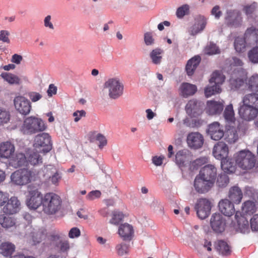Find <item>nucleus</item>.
I'll return each instance as SVG.
<instances>
[{
	"instance_id": "nucleus-1",
	"label": "nucleus",
	"mask_w": 258,
	"mask_h": 258,
	"mask_svg": "<svg viewBox=\"0 0 258 258\" xmlns=\"http://www.w3.org/2000/svg\"><path fill=\"white\" fill-rule=\"evenodd\" d=\"M38 179V172L28 169L16 170L11 175V181L15 185L23 186Z\"/></svg>"
},
{
	"instance_id": "nucleus-2",
	"label": "nucleus",
	"mask_w": 258,
	"mask_h": 258,
	"mask_svg": "<svg viewBox=\"0 0 258 258\" xmlns=\"http://www.w3.org/2000/svg\"><path fill=\"white\" fill-rule=\"evenodd\" d=\"M61 207V200L59 196L53 192H48L44 195L42 210L45 214H55Z\"/></svg>"
},
{
	"instance_id": "nucleus-3",
	"label": "nucleus",
	"mask_w": 258,
	"mask_h": 258,
	"mask_svg": "<svg viewBox=\"0 0 258 258\" xmlns=\"http://www.w3.org/2000/svg\"><path fill=\"white\" fill-rule=\"evenodd\" d=\"M46 128L47 125L42 119L30 116L24 120L21 131L24 134L32 135L43 132Z\"/></svg>"
},
{
	"instance_id": "nucleus-4",
	"label": "nucleus",
	"mask_w": 258,
	"mask_h": 258,
	"mask_svg": "<svg viewBox=\"0 0 258 258\" xmlns=\"http://www.w3.org/2000/svg\"><path fill=\"white\" fill-rule=\"evenodd\" d=\"M233 159L235 164L244 170L252 168L256 161L254 155L248 150H241L235 153L233 156Z\"/></svg>"
},
{
	"instance_id": "nucleus-5",
	"label": "nucleus",
	"mask_w": 258,
	"mask_h": 258,
	"mask_svg": "<svg viewBox=\"0 0 258 258\" xmlns=\"http://www.w3.org/2000/svg\"><path fill=\"white\" fill-rule=\"evenodd\" d=\"M104 88L107 89L109 97L113 99L120 97L123 93L124 85L118 77H113L107 79L104 85Z\"/></svg>"
},
{
	"instance_id": "nucleus-6",
	"label": "nucleus",
	"mask_w": 258,
	"mask_h": 258,
	"mask_svg": "<svg viewBox=\"0 0 258 258\" xmlns=\"http://www.w3.org/2000/svg\"><path fill=\"white\" fill-rule=\"evenodd\" d=\"M38 179L49 180L54 185H58L61 179V174L55 167L52 165L44 166L38 171Z\"/></svg>"
},
{
	"instance_id": "nucleus-7",
	"label": "nucleus",
	"mask_w": 258,
	"mask_h": 258,
	"mask_svg": "<svg viewBox=\"0 0 258 258\" xmlns=\"http://www.w3.org/2000/svg\"><path fill=\"white\" fill-rule=\"evenodd\" d=\"M33 146L39 152L46 153L49 152L52 149L51 137L45 133L37 135L34 138Z\"/></svg>"
},
{
	"instance_id": "nucleus-8",
	"label": "nucleus",
	"mask_w": 258,
	"mask_h": 258,
	"mask_svg": "<svg viewBox=\"0 0 258 258\" xmlns=\"http://www.w3.org/2000/svg\"><path fill=\"white\" fill-rule=\"evenodd\" d=\"M224 20L227 26L235 28L240 27L243 22L241 12L236 9L227 10L225 14Z\"/></svg>"
},
{
	"instance_id": "nucleus-9",
	"label": "nucleus",
	"mask_w": 258,
	"mask_h": 258,
	"mask_svg": "<svg viewBox=\"0 0 258 258\" xmlns=\"http://www.w3.org/2000/svg\"><path fill=\"white\" fill-rule=\"evenodd\" d=\"M229 153L228 147L224 142H219L214 147L213 155L215 158L221 160L222 169H228L227 162L224 159L227 158Z\"/></svg>"
},
{
	"instance_id": "nucleus-10",
	"label": "nucleus",
	"mask_w": 258,
	"mask_h": 258,
	"mask_svg": "<svg viewBox=\"0 0 258 258\" xmlns=\"http://www.w3.org/2000/svg\"><path fill=\"white\" fill-rule=\"evenodd\" d=\"M43 197L38 189L29 191L26 199V204L30 209L36 210L40 207L42 208Z\"/></svg>"
},
{
	"instance_id": "nucleus-11",
	"label": "nucleus",
	"mask_w": 258,
	"mask_h": 258,
	"mask_svg": "<svg viewBox=\"0 0 258 258\" xmlns=\"http://www.w3.org/2000/svg\"><path fill=\"white\" fill-rule=\"evenodd\" d=\"M211 207V203L209 200L201 198L197 201L195 208L198 216L201 219H204L209 215Z\"/></svg>"
},
{
	"instance_id": "nucleus-12",
	"label": "nucleus",
	"mask_w": 258,
	"mask_h": 258,
	"mask_svg": "<svg viewBox=\"0 0 258 258\" xmlns=\"http://www.w3.org/2000/svg\"><path fill=\"white\" fill-rule=\"evenodd\" d=\"M203 107L204 103L202 102L192 99L188 101L185 106V110L189 116L196 118L202 114Z\"/></svg>"
},
{
	"instance_id": "nucleus-13",
	"label": "nucleus",
	"mask_w": 258,
	"mask_h": 258,
	"mask_svg": "<svg viewBox=\"0 0 258 258\" xmlns=\"http://www.w3.org/2000/svg\"><path fill=\"white\" fill-rule=\"evenodd\" d=\"M238 114L243 120L251 121L257 116L258 110L241 102L239 104Z\"/></svg>"
},
{
	"instance_id": "nucleus-14",
	"label": "nucleus",
	"mask_w": 258,
	"mask_h": 258,
	"mask_svg": "<svg viewBox=\"0 0 258 258\" xmlns=\"http://www.w3.org/2000/svg\"><path fill=\"white\" fill-rule=\"evenodd\" d=\"M207 19L202 15H198L195 18L194 24L188 29V33L191 36H195L201 33L205 28Z\"/></svg>"
},
{
	"instance_id": "nucleus-15",
	"label": "nucleus",
	"mask_w": 258,
	"mask_h": 258,
	"mask_svg": "<svg viewBox=\"0 0 258 258\" xmlns=\"http://www.w3.org/2000/svg\"><path fill=\"white\" fill-rule=\"evenodd\" d=\"M16 110L21 114L27 115L31 109V103L29 100L22 96H16L14 100Z\"/></svg>"
},
{
	"instance_id": "nucleus-16",
	"label": "nucleus",
	"mask_w": 258,
	"mask_h": 258,
	"mask_svg": "<svg viewBox=\"0 0 258 258\" xmlns=\"http://www.w3.org/2000/svg\"><path fill=\"white\" fill-rule=\"evenodd\" d=\"M210 226L216 233H222L225 230L226 220L220 213H214L210 219Z\"/></svg>"
},
{
	"instance_id": "nucleus-17",
	"label": "nucleus",
	"mask_w": 258,
	"mask_h": 258,
	"mask_svg": "<svg viewBox=\"0 0 258 258\" xmlns=\"http://www.w3.org/2000/svg\"><path fill=\"white\" fill-rule=\"evenodd\" d=\"M214 185L212 182L207 180L197 175L194 180V187L195 190L199 194L207 192Z\"/></svg>"
},
{
	"instance_id": "nucleus-18",
	"label": "nucleus",
	"mask_w": 258,
	"mask_h": 258,
	"mask_svg": "<svg viewBox=\"0 0 258 258\" xmlns=\"http://www.w3.org/2000/svg\"><path fill=\"white\" fill-rule=\"evenodd\" d=\"M20 205V202L18 198L16 197H12L10 199L8 198V201L3 206L2 210L5 214L13 215L19 212Z\"/></svg>"
},
{
	"instance_id": "nucleus-19",
	"label": "nucleus",
	"mask_w": 258,
	"mask_h": 258,
	"mask_svg": "<svg viewBox=\"0 0 258 258\" xmlns=\"http://www.w3.org/2000/svg\"><path fill=\"white\" fill-rule=\"evenodd\" d=\"M187 144L189 148L194 149L201 148L204 144V137L198 132H192L187 135Z\"/></svg>"
},
{
	"instance_id": "nucleus-20",
	"label": "nucleus",
	"mask_w": 258,
	"mask_h": 258,
	"mask_svg": "<svg viewBox=\"0 0 258 258\" xmlns=\"http://www.w3.org/2000/svg\"><path fill=\"white\" fill-rule=\"evenodd\" d=\"M198 175L214 184L217 175V169L214 165L208 164L203 167Z\"/></svg>"
},
{
	"instance_id": "nucleus-21",
	"label": "nucleus",
	"mask_w": 258,
	"mask_h": 258,
	"mask_svg": "<svg viewBox=\"0 0 258 258\" xmlns=\"http://www.w3.org/2000/svg\"><path fill=\"white\" fill-rule=\"evenodd\" d=\"M191 152L187 149L179 150L175 155V162L179 167H184L191 160Z\"/></svg>"
},
{
	"instance_id": "nucleus-22",
	"label": "nucleus",
	"mask_w": 258,
	"mask_h": 258,
	"mask_svg": "<svg viewBox=\"0 0 258 258\" xmlns=\"http://www.w3.org/2000/svg\"><path fill=\"white\" fill-rule=\"evenodd\" d=\"M245 132V128H242L238 126L237 128H231L226 132V141L229 143L232 144L236 142L239 137L243 136Z\"/></svg>"
},
{
	"instance_id": "nucleus-23",
	"label": "nucleus",
	"mask_w": 258,
	"mask_h": 258,
	"mask_svg": "<svg viewBox=\"0 0 258 258\" xmlns=\"http://www.w3.org/2000/svg\"><path fill=\"white\" fill-rule=\"evenodd\" d=\"M208 133L212 139L218 141L224 136L222 127L217 122H215L209 125Z\"/></svg>"
},
{
	"instance_id": "nucleus-24",
	"label": "nucleus",
	"mask_w": 258,
	"mask_h": 258,
	"mask_svg": "<svg viewBox=\"0 0 258 258\" xmlns=\"http://www.w3.org/2000/svg\"><path fill=\"white\" fill-rule=\"evenodd\" d=\"M224 101H208L206 108V112L209 115H215L221 113L223 109Z\"/></svg>"
},
{
	"instance_id": "nucleus-25",
	"label": "nucleus",
	"mask_w": 258,
	"mask_h": 258,
	"mask_svg": "<svg viewBox=\"0 0 258 258\" xmlns=\"http://www.w3.org/2000/svg\"><path fill=\"white\" fill-rule=\"evenodd\" d=\"M134 233L133 227L128 223H124L119 226L118 233L123 240H131Z\"/></svg>"
},
{
	"instance_id": "nucleus-26",
	"label": "nucleus",
	"mask_w": 258,
	"mask_h": 258,
	"mask_svg": "<svg viewBox=\"0 0 258 258\" xmlns=\"http://www.w3.org/2000/svg\"><path fill=\"white\" fill-rule=\"evenodd\" d=\"M220 211L225 216L230 217L235 213L233 204L228 200L224 199L219 203Z\"/></svg>"
},
{
	"instance_id": "nucleus-27",
	"label": "nucleus",
	"mask_w": 258,
	"mask_h": 258,
	"mask_svg": "<svg viewBox=\"0 0 258 258\" xmlns=\"http://www.w3.org/2000/svg\"><path fill=\"white\" fill-rule=\"evenodd\" d=\"M180 95L184 98H187L194 95L197 91L195 85L188 83H182L179 89Z\"/></svg>"
},
{
	"instance_id": "nucleus-28",
	"label": "nucleus",
	"mask_w": 258,
	"mask_h": 258,
	"mask_svg": "<svg viewBox=\"0 0 258 258\" xmlns=\"http://www.w3.org/2000/svg\"><path fill=\"white\" fill-rule=\"evenodd\" d=\"M15 152V147L10 142H4L0 144V157L9 158Z\"/></svg>"
},
{
	"instance_id": "nucleus-29",
	"label": "nucleus",
	"mask_w": 258,
	"mask_h": 258,
	"mask_svg": "<svg viewBox=\"0 0 258 258\" xmlns=\"http://www.w3.org/2000/svg\"><path fill=\"white\" fill-rule=\"evenodd\" d=\"M242 103L248 105L258 110V93H252L245 95L242 98Z\"/></svg>"
},
{
	"instance_id": "nucleus-30",
	"label": "nucleus",
	"mask_w": 258,
	"mask_h": 258,
	"mask_svg": "<svg viewBox=\"0 0 258 258\" xmlns=\"http://www.w3.org/2000/svg\"><path fill=\"white\" fill-rule=\"evenodd\" d=\"M201 61V57L196 55L189 59L186 63L185 70L188 76H192Z\"/></svg>"
},
{
	"instance_id": "nucleus-31",
	"label": "nucleus",
	"mask_w": 258,
	"mask_h": 258,
	"mask_svg": "<svg viewBox=\"0 0 258 258\" xmlns=\"http://www.w3.org/2000/svg\"><path fill=\"white\" fill-rule=\"evenodd\" d=\"M242 197V191L239 187L234 186L229 189V198L235 204H239Z\"/></svg>"
},
{
	"instance_id": "nucleus-32",
	"label": "nucleus",
	"mask_w": 258,
	"mask_h": 258,
	"mask_svg": "<svg viewBox=\"0 0 258 258\" xmlns=\"http://www.w3.org/2000/svg\"><path fill=\"white\" fill-rule=\"evenodd\" d=\"M163 54L164 51L161 48L153 49L149 54L152 63L155 65H160L162 61Z\"/></svg>"
},
{
	"instance_id": "nucleus-33",
	"label": "nucleus",
	"mask_w": 258,
	"mask_h": 258,
	"mask_svg": "<svg viewBox=\"0 0 258 258\" xmlns=\"http://www.w3.org/2000/svg\"><path fill=\"white\" fill-rule=\"evenodd\" d=\"M38 152L33 151L27 155V164L36 166L42 163V158Z\"/></svg>"
},
{
	"instance_id": "nucleus-34",
	"label": "nucleus",
	"mask_w": 258,
	"mask_h": 258,
	"mask_svg": "<svg viewBox=\"0 0 258 258\" xmlns=\"http://www.w3.org/2000/svg\"><path fill=\"white\" fill-rule=\"evenodd\" d=\"M15 250V245L11 242H4L0 245V253L5 256L11 255Z\"/></svg>"
},
{
	"instance_id": "nucleus-35",
	"label": "nucleus",
	"mask_w": 258,
	"mask_h": 258,
	"mask_svg": "<svg viewBox=\"0 0 258 258\" xmlns=\"http://www.w3.org/2000/svg\"><path fill=\"white\" fill-rule=\"evenodd\" d=\"M10 163L15 168L27 165V157L23 153L17 154L16 156L11 160Z\"/></svg>"
},
{
	"instance_id": "nucleus-36",
	"label": "nucleus",
	"mask_w": 258,
	"mask_h": 258,
	"mask_svg": "<svg viewBox=\"0 0 258 258\" xmlns=\"http://www.w3.org/2000/svg\"><path fill=\"white\" fill-rule=\"evenodd\" d=\"M229 84L231 89L237 90L244 85L245 83L243 79L237 77L234 72L229 80Z\"/></svg>"
},
{
	"instance_id": "nucleus-37",
	"label": "nucleus",
	"mask_w": 258,
	"mask_h": 258,
	"mask_svg": "<svg viewBox=\"0 0 258 258\" xmlns=\"http://www.w3.org/2000/svg\"><path fill=\"white\" fill-rule=\"evenodd\" d=\"M257 8V4L253 3L250 5H246L243 7V11L244 12L248 20L254 19L256 17L255 12Z\"/></svg>"
},
{
	"instance_id": "nucleus-38",
	"label": "nucleus",
	"mask_w": 258,
	"mask_h": 258,
	"mask_svg": "<svg viewBox=\"0 0 258 258\" xmlns=\"http://www.w3.org/2000/svg\"><path fill=\"white\" fill-rule=\"evenodd\" d=\"M238 214H239V213L237 212L235 215V218L238 223V228L240 232L244 234L248 233L250 231L248 222L243 217H241L239 219H238Z\"/></svg>"
},
{
	"instance_id": "nucleus-39",
	"label": "nucleus",
	"mask_w": 258,
	"mask_h": 258,
	"mask_svg": "<svg viewBox=\"0 0 258 258\" xmlns=\"http://www.w3.org/2000/svg\"><path fill=\"white\" fill-rule=\"evenodd\" d=\"M1 77L10 84L19 85L21 83L20 79L13 74L5 72L1 74Z\"/></svg>"
},
{
	"instance_id": "nucleus-40",
	"label": "nucleus",
	"mask_w": 258,
	"mask_h": 258,
	"mask_svg": "<svg viewBox=\"0 0 258 258\" xmlns=\"http://www.w3.org/2000/svg\"><path fill=\"white\" fill-rule=\"evenodd\" d=\"M242 211L246 215L253 214L256 211L255 203L251 201L245 202L242 207Z\"/></svg>"
},
{
	"instance_id": "nucleus-41",
	"label": "nucleus",
	"mask_w": 258,
	"mask_h": 258,
	"mask_svg": "<svg viewBox=\"0 0 258 258\" xmlns=\"http://www.w3.org/2000/svg\"><path fill=\"white\" fill-rule=\"evenodd\" d=\"M225 76L219 71H215L212 75L210 79V84H214L220 86L225 81Z\"/></svg>"
},
{
	"instance_id": "nucleus-42",
	"label": "nucleus",
	"mask_w": 258,
	"mask_h": 258,
	"mask_svg": "<svg viewBox=\"0 0 258 258\" xmlns=\"http://www.w3.org/2000/svg\"><path fill=\"white\" fill-rule=\"evenodd\" d=\"M224 117L226 121L232 123L235 121L234 111L232 104L227 105L224 111Z\"/></svg>"
},
{
	"instance_id": "nucleus-43",
	"label": "nucleus",
	"mask_w": 258,
	"mask_h": 258,
	"mask_svg": "<svg viewBox=\"0 0 258 258\" xmlns=\"http://www.w3.org/2000/svg\"><path fill=\"white\" fill-rule=\"evenodd\" d=\"M248 44L244 38L237 37L234 41V47L237 52H242L245 50L247 45Z\"/></svg>"
},
{
	"instance_id": "nucleus-44",
	"label": "nucleus",
	"mask_w": 258,
	"mask_h": 258,
	"mask_svg": "<svg viewBox=\"0 0 258 258\" xmlns=\"http://www.w3.org/2000/svg\"><path fill=\"white\" fill-rule=\"evenodd\" d=\"M46 234V230L44 228L40 229L38 231L32 233V238L34 243L35 244L39 243L42 239H45Z\"/></svg>"
},
{
	"instance_id": "nucleus-45",
	"label": "nucleus",
	"mask_w": 258,
	"mask_h": 258,
	"mask_svg": "<svg viewBox=\"0 0 258 258\" xmlns=\"http://www.w3.org/2000/svg\"><path fill=\"white\" fill-rule=\"evenodd\" d=\"M216 248L222 255L230 254V248L228 244L223 240H219L216 243Z\"/></svg>"
},
{
	"instance_id": "nucleus-46",
	"label": "nucleus",
	"mask_w": 258,
	"mask_h": 258,
	"mask_svg": "<svg viewBox=\"0 0 258 258\" xmlns=\"http://www.w3.org/2000/svg\"><path fill=\"white\" fill-rule=\"evenodd\" d=\"M0 224L4 228H9L15 225V221L12 217L1 215H0Z\"/></svg>"
},
{
	"instance_id": "nucleus-47",
	"label": "nucleus",
	"mask_w": 258,
	"mask_h": 258,
	"mask_svg": "<svg viewBox=\"0 0 258 258\" xmlns=\"http://www.w3.org/2000/svg\"><path fill=\"white\" fill-rule=\"evenodd\" d=\"M221 91L220 86L215 85V84L213 85L212 84L205 89V94L206 97L208 98L213 95L220 93Z\"/></svg>"
},
{
	"instance_id": "nucleus-48",
	"label": "nucleus",
	"mask_w": 258,
	"mask_h": 258,
	"mask_svg": "<svg viewBox=\"0 0 258 258\" xmlns=\"http://www.w3.org/2000/svg\"><path fill=\"white\" fill-rule=\"evenodd\" d=\"M208 162V158L206 157H201L190 162V168L195 170Z\"/></svg>"
},
{
	"instance_id": "nucleus-49",
	"label": "nucleus",
	"mask_w": 258,
	"mask_h": 258,
	"mask_svg": "<svg viewBox=\"0 0 258 258\" xmlns=\"http://www.w3.org/2000/svg\"><path fill=\"white\" fill-rule=\"evenodd\" d=\"M189 13V6L187 4H184L177 9L176 16L178 19H182Z\"/></svg>"
},
{
	"instance_id": "nucleus-50",
	"label": "nucleus",
	"mask_w": 258,
	"mask_h": 258,
	"mask_svg": "<svg viewBox=\"0 0 258 258\" xmlns=\"http://www.w3.org/2000/svg\"><path fill=\"white\" fill-rule=\"evenodd\" d=\"M229 182V179L228 175L224 173H221L217 177V185L219 187H224L226 186Z\"/></svg>"
},
{
	"instance_id": "nucleus-51",
	"label": "nucleus",
	"mask_w": 258,
	"mask_h": 258,
	"mask_svg": "<svg viewBox=\"0 0 258 258\" xmlns=\"http://www.w3.org/2000/svg\"><path fill=\"white\" fill-rule=\"evenodd\" d=\"M248 85L250 91L258 93V75H255L250 77Z\"/></svg>"
},
{
	"instance_id": "nucleus-52",
	"label": "nucleus",
	"mask_w": 258,
	"mask_h": 258,
	"mask_svg": "<svg viewBox=\"0 0 258 258\" xmlns=\"http://www.w3.org/2000/svg\"><path fill=\"white\" fill-rule=\"evenodd\" d=\"M249 61L253 63H258V46L253 47L248 52Z\"/></svg>"
},
{
	"instance_id": "nucleus-53",
	"label": "nucleus",
	"mask_w": 258,
	"mask_h": 258,
	"mask_svg": "<svg viewBox=\"0 0 258 258\" xmlns=\"http://www.w3.org/2000/svg\"><path fill=\"white\" fill-rule=\"evenodd\" d=\"M205 52L207 54L213 55L220 53V50L215 44L210 43L205 47Z\"/></svg>"
},
{
	"instance_id": "nucleus-54",
	"label": "nucleus",
	"mask_w": 258,
	"mask_h": 258,
	"mask_svg": "<svg viewBox=\"0 0 258 258\" xmlns=\"http://www.w3.org/2000/svg\"><path fill=\"white\" fill-rule=\"evenodd\" d=\"M123 217V214L121 212H114L110 220V223L115 225H118L122 220Z\"/></svg>"
},
{
	"instance_id": "nucleus-55",
	"label": "nucleus",
	"mask_w": 258,
	"mask_h": 258,
	"mask_svg": "<svg viewBox=\"0 0 258 258\" xmlns=\"http://www.w3.org/2000/svg\"><path fill=\"white\" fill-rule=\"evenodd\" d=\"M144 41L147 46H153L155 43L152 32H147L144 33Z\"/></svg>"
},
{
	"instance_id": "nucleus-56",
	"label": "nucleus",
	"mask_w": 258,
	"mask_h": 258,
	"mask_svg": "<svg viewBox=\"0 0 258 258\" xmlns=\"http://www.w3.org/2000/svg\"><path fill=\"white\" fill-rule=\"evenodd\" d=\"M10 118L9 112L0 108V125L8 123Z\"/></svg>"
},
{
	"instance_id": "nucleus-57",
	"label": "nucleus",
	"mask_w": 258,
	"mask_h": 258,
	"mask_svg": "<svg viewBox=\"0 0 258 258\" xmlns=\"http://www.w3.org/2000/svg\"><path fill=\"white\" fill-rule=\"evenodd\" d=\"M116 248L119 255H122L128 253V246L124 243H121L118 244L116 246Z\"/></svg>"
},
{
	"instance_id": "nucleus-58",
	"label": "nucleus",
	"mask_w": 258,
	"mask_h": 258,
	"mask_svg": "<svg viewBox=\"0 0 258 258\" xmlns=\"http://www.w3.org/2000/svg\"><path fill=\"white\" fill-rule=\"evenodd\" d=\"M52 17L51 15H47L44 17L43 20L44 26L46 28H48L49 30H53L54 29V26L52 22Z\"/></svg>"
},
{
	"instance_id": "nucleus-59",
	"label": "nucleus",
	"mask_w": 258,
	"mask_h": 258,
	"mask_svg": "<svg viewBox=\"0 0 258 258\" xmlns=\"http://www.w3.org/2000/svg\"><path fill=\"white\" fill-rule=\"evenodd\" d=\"M96 140L99 142V147L100 149L103 148L107 145V140L105 137L101 134H98L96 136Z\"/></svg>"
},
{
	"instance_id": "nucleus-60",
	"label": "nucleus",
	"mask_w": 258,
	"mask_h": 258,
	"mask_svg": "<svg viewBox=\"0 0 258 258\" xmlns=\"http://www.w3.org/2000/svg\"><path fill=\"white\" fill-rule=\"evenodd\" d=\"M101 193L98 190H92L90 191L86 196L87 200L93 201L100 197Z\"/></svg>"
},
{
	"instance_id": "nucleus-61",
	"label": "nucleus",
	"mask_w": 258,
	"mask_h": 258,
	"mask_svg": "<svg viewBox=\"0 0 258 258\" xmlns=\"http://www.w3.org/2000/svg\"><path fill=\"white\" fill-rule=\"evenodd\" d=\"M251 229L252 231H258V214L253 215L250 221Z\"/></svg>"
},
{
	"instance_id": "nucleus-62",
	"label": "nucleus",
	"mask_w": 258,
	"mask_h": 258,
	"mask_svg": "<svg viewBox=\"0 0 258 258\" xmlns=\"http://www.w3.org/2000/svg\"><path fill=\"white\" fill-rule=\"evenodd\" d=\"M63 235L58 231H52L49 236V238L52 241H57L59 240Z\"/></svg>"
},
{
	"instance_id": "nucleus-63",
	"label": "nucleus",
	"mask_w": 258,
	"mask_h": 258,
	"mask_svg": "<svg viewBox=\"0 0 258 258\" xmlns=\"http://www.w3.org/2000/svg\"><path fill=\"white\" fill-rule=\"evenodd\" d=\"M81 235V231L77 227L71 228L69 232V237L70 238H78Z\"/></svg>"
},
{
	"instance_id": "nucleus-64",
	"label": "nucleus",
	"mask_w": 258,
	"mask_h": 258,
	"mask_svg": "<svg viewBox=\"0 0 258 258\" xmlns=\"http://www.w3.org/2000/svg\"><path fill=\"white\" fill-rule=\"evenodd\" d=\"M28 97H29V98L31 99V100L33 102H35L36 101H38L42 97V95L40 93H39L38 92H29L28 93Z\"/></svg>"
}]
</instances>
